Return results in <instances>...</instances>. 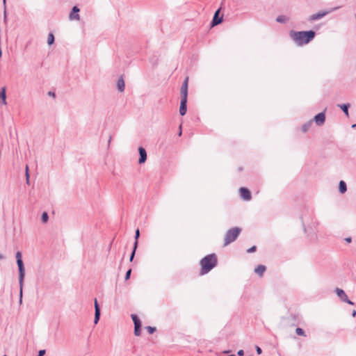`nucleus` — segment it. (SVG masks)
Segmentation results:
<instances>
[{"label":"nucleus","mask_w":356,"mask_h":356,"mask_svg":"<svg viewBox=\"0 0 356 356\" xmlns=\"http://www.w3.org/2000/svg\"><path fill=\"white\" fill-rule=\"evenodd\" d=\"M316 33L313 30L309 31H290L289 36L296 45L302 46L310 42L315 37Z\"/></svg>","instance_id":"f257e3e1"},{"label":"nucleus","mask_w":356,"mask_h":356,"mask_svg":"<svg viewBox=\"0 0 356 356\" xmlns=\"http://www.w3.org/2000/svg\"><path fill=\"white\" fill-rule=\"evenodd\" d=\"M17 264L19 270V304L22 303V296H23V285L24 280L25 277V268L24 262L22 260V254L20 251H17L15 254Z\"/></svg>","instance_id":"f03ea898"},{"label":"nucleus","mask_w":356,"mask_h":356,"mask_svg":"<svg viewBox=\"0 0 356 356\" xmlns=\"http://www.w3.org/2000/svg\"><path fill=\"white\" fill-rule=\"evenodd\" d=\"M218 264L216 255L213 253L205 256L200 261V274L204 275L211 271Z\"/></svg>","instance_id":"7ed1b4c3"},{"label":"nucleus","mask_w":356,"mask_h":356,"mask_svg":"<svg viewBox=\"0 0 356 356\" xmlns=\"http://www.w3.org/2000/svg\"><path fill=\"white\" fill-rule=\"evenodd\" d=\"M241 228L238 227H232L227 230L225 236L224 246H227L231 243L235 241L241 232Z\"/></svg>","instance_id":"20e7f679"},{"label":"nucleus","mask_w":356,"mask_h":356,"mask_svg":"<svg viewBox=\"0 0 356 356\" xmlns=\"http://www.w3.org/2000/svg\"><path fill=\"white\" fill-rule=\"evenodd\" d=\"M220 11V9L219 8L215 12L213 17L211 23V26H217L222 22L223 16L222 15L221 17L219 16Z\"/></svg>","instance_id":"39448f33"},{"label":"nucleus","mask_w":356,"mask_h":356,"mask_svg":"<svg viewBox=\"0 0 356 356\" xmlns=\"http://www.w3.org/2000/svg\"><path fill=\"white\" fill-rule=\"evenodd\" d=\"M80 11V9L78 8L77 6H73L72 8V10L69 15V19L70 20H79L80 16L79 15V12Z\"/></svg>","instance_id":"423d86ee"},{"label":"nucleus","mask_w":356,"mask_h":356,"mask_svg":"<svg viewBox=\"0 0 356 356\" xmlns=\"http://www.w3.org/2000/svg\"><path fill=\"white\" fill-rule=\"evenodd\" d=\"M240 195L244 200H251V193L249 189L245 187H241L239 189Z\"/></svg>","instance_id":"0eeeda50"},{"label":"nucleus","mask_w":356,"mask_h":356,"mask_svg":"<svg viewBox=\"0 0 356 356\" xmlns=\"http://www.w3.org/2000/svg\"><path fill=\"white\" fill-rule=\"evenodd\" d=\"M187 98L188 97H181L179 113L181 116L184 115L187 111Z\"/></svg>","instance_id":"6e6552de"},{"label":"nucleus","mask_w":356,"mask_h":356,"mask_svg":"<svg viewBox=\"0 0 356 356\" xmlns=\"http://www.w3.org/2000/svg\"><path fill=\"white\" fill-rule=\"evenodd\" d=\"M314 120L316 123L317 125H322L324 124L325 121V112H321L316 115L314 118Z\"/></svg>","instance_id":"1a4fd4ad"},{"label":"nucleus","mask_w":356,"mask_h":356,"mask_svg":"<svg viewBox=\"0 0 356 356\" xmlns=\"http://www.w3.org/2000/svg\"><path fill=\"white\" fill-rule=\"evenodd\" d=\"M138 153H139V159H138V163L143 164L147 160V152L145 148L143 147H138Z\"/></svg>","instance_id":"9d476101"},{"label":"nucleus","mask_w":356,"mask_h":356,"mask_svg":"<svg viewBox=\"0 0 356 356\" xmlns=\"http://www.w3.org/2000/svg\"><path fill=\"white\" fill-rule=\"evenodd\" d=\"M188 78L186 77L182 83L181 88V97H188Z\"/></svg>","instance_id":"9b49d317"},{"label":"nucleus","mask_w":356,"mask_h":356,"mask_svg":"<svg viewBox=\"0 0 356 356\" xmlns=\"http://www.w3.org/2000/svg\"><path fill=\"white\" fill-rule=\"evenodd\" d=\"M329 12L327 11H323V12H318L317 13L313 14L309 16V21H315L320 19L323 18L324 16H325L327 14H328Z\"/></svg>","instance_id":"f8f14e48"},{"label":"nucleus","mask_w":356,"mask_h":356,"mask_svg":"<svg viewBox=\"0 0 356 356\" xmlns=\"http://www.w3.org/2000/svg\"><path fill=\"white\" fill-rule=\"evenodd\" d=\"M0 101L2 104H6V87L1 88L0 90Z\"/></svg>","instance_id":"ddd939ff"},{"label":"nucleus","mask_w":356,"mask_h":356,"mask_svg":"<svg viewBox=\"0 0 356 356\" xmlns=\"http://www.w3.org/2000/svg\"><path fill=\"white\" fill-rule=\"evenodd\" d=\"M124 81L123 78L121 76L118 79L117 81V87L119 91L123 92L124 90Z\"/></svg>","instance_id":"4468645a"},{"label":"nucleus","mask_w":356,"mask_h":356,"mask_svg":"<svg viewBox=\"0 0 356 356\" xmlns=\"http://www.w3.org/2000/svg\"><path fill=\"white\" fill-rule=\"evenodd\" d=\"M266 269V268L265 266L260 264L254 269V272L260 277H261L264 273L265 272Z\"/></svg>","instance_id":"2eb2a0df"},{"label":"nucleus","mask_w":356,"mask_h":356,"mask_svg":"<svg viewBox=\"0 0 356 356\" xmlns=\"http://www.w3.org/2000/svg\"><path fill=\"white\" fill-rule=\"evenodd\" d=\"M346 191H347V186H346V182L343 180H341L339 184V191L343 194V193H346Z\"/></svg>","instance_id":"dca6fc26"},{"label":"nucleus","mask_w":356,"mask_h":356,"mask_svg":"<svg viewBox=\"0 0 356 356\" xmlns=\"http://www.w3.org/2000/svg\"><path fill=\"white\" fill-rule=\"evenodd\" d=\"M336 293L337 294L338 297L343 301V299L346 298L347 297V295L346 294V293L344 292V291L343 289H339V288H337L336 290Z\"/></svg>","instance_id":"f3484780"},{"label":"nucleus","mask_w":356,"mask_h":356,"mask_svg":"<svg viewBox=\"0 0 356 356\" xmlns=\"http://www.w3.org/2000/svg\"><path fill=\"white\" fill-rule=\"evenodd\" d=\"M338 106L343 111L346 116H348V108L350 107L349 104H338Z\"/></svg>","instance_id":"a211bd4d"},{"label":"nucleus","mask_w":356,"mask_h":356,"mask_svg":"<svg viewBox=\"0 0 356 356\" xmlns=\"http://www.w3.org/2000/svg\"><path fill=\"white\" fill-rule=\"evenodd\" d=\"M276 21L279 23H281V24H284L286 23V22L289 21V18L285 16V15H279L277 18H276Z\"/></svg>","instance_id":"6ab92c4d"},{"label":"nucleus","mask_w":356,"mask_h":356,"mask_svg":"<svg viewBox=\"0 0 356 356\" xmlns=\"http://www.w3.org/2000/svg\"><path fill=\"white\" fill-rule=\"evenodd\" d=\"M141 326L142 325H134V334L136 336H140L141 333Z\"/></svg>","instance_id":"aec40b11"},{"label":"nucleus","mask_w":356,"mask_h":356,"mask_svg":"<svg viewBox=\"0 0 356 356\" xmlns=\"http://www.w3.org/2000/svg\"><path fill=\"white\" fill-rule=\"evenodd\" d=\"M55 40L54 35L52 33H49L48 38H47V43L49 45H51L54 44Z\"/></svg>","instance_id":"412c9836"},{"label":"nucleus","mask_w":356,"mask_h":356,"mask_svg":"<svg viewBox=\"0 0 356 356\" xmlns=\"http://www.w3.org/2000/svg\"><path fill=\"white\" fill-rule=\"evenodd\" d=\"M131 318L134 323V325L141 324V321L136 314H131Z\"/></svg>","instance_id":"4be33fe9"},{"label":"nucleus","mask_w":356,"mask_h":356,"mask_svg":"<svg viewBox=\"0 0 356 356\" xmlns=\"http://www.w3.org/2000/svg\"><path fill=\"white\" fill-rule=\"evenodd\" d=\"M138 246H137V243H134V247H133V250L131 252V254L130 255V258H129V261H132L134 258V256H135V254H136V249H137Z\"/></svg>","instance_id":"5701e85b"},{"label":"nucleus","mask_w":356,"mask_h":356,"mask_svg":"<svg viewBox=\"0 0 356 356\" xmlns=\"http://www.w3.org/2000/svg\"><path fill=\"white\" fill-rule=\"evenodd\" d=\"M49 220V215L47 212H43L41 216V220L43 223L47 222Z\"/></svg>","instance_id":"b1692460"},{"label":"nucleus","mask_w":356,"mask_h":356,"mask_svg":"<svg viewBox=\"0 0 356 356\" xmlns=\"http://www.w3.org/2000/svg\"><path fill=\"white\" fill-rule=\"evenodd\" d=\"M311 124H312V121L308 122H307V123L304 124L302 125V131H303V132H306V131H307L309 130V127H310Z\"/></svg>","instance_id":"393cba45"},{"label":"nucleus","mask_w":356,"mask_h":356,"mask_svg":"<svg viewBox=\"0 0 356 356\" xmlns=\"http://www.w3.org/2000/svg\"><path fill=\"white\" fill-rule=\"evenodd\" d=\"M101 312H95V318H94V323L97 324L100 318Z\"/></svg>","instance_id":"a878e982"},{"label":"nucleus","mask_w":356,"mask_h":356,"mask_svg":"<svg viewBox=\"0 0 356 356\" xmlns=\"http://www.w3.org/2000/svg\"><path fill=\"white\" fill-rule=\"evenodd\" d=\"M296 333L299 336H305L304 330L300 327H297L296 329Z\"/></svg>","instance_id":"bb28decb"},{"label":"nucleus","mask_w":356,"mask_h":356,"mask_svg":"<svg viewBox=\"0 0 356 356\" xmlns=\"http://www.w3.org/2000/svg\"><path fill=\"white\" fill-rule=\"evenodd\" d=\"M139 237H140V230H139V229H137L135 232V236H134L135 242H134V243H136V244L137 243V245L138 244V241Z\"/></svg>","instance_id":"cd10ccee"},{"label":"nucleus","mask_w":356,"mask_h":356,"mask_svg":"<svg viewBox=\"0 0 356 356\" xmlns=\"http://www.w3.org/2000/svg\"><path fill=\"white\" fill-rule=\"evenodd\" d=\"M145 329L147 330L148 333L150 334H152L156 330L155 327H152V326H147L145 327Z\"/></svg>","instance_id":"c85d7f7f"},{"label":"nucleus","mask_w":356,"mask_h":356,"mask_svg":"<svg viewBox=\"0 0 356 356\" xmlns=\"http://www.w3.org/2000/svg\"><path fill=\"white\" fill-rule=\"evenodd\" d=\"M95 312H101L100 311V307L97 302V299H95Z\"/></svg>","instance_id":"c756f323"},{"label":"nucleus","mask_w":356,"mask_h":356,"mask_svg":"<svg viewBox=\"0 0 356 356\" xmlns=\"http://www.w3.org/2000/svg\"><path fill=\"white\" fill-rule=\"evenodd\" d=\"M131 273V269L130 268L127 271V273L125 274V277H124L125 280H127L130 278Z\"/></svg>","instance_id":"7c9ffc66"},{"label":"nucleus","mask_w":356,"mask_h":356,"mask_svg":"<svg viewBox=\"0 0 356 356\" xmlns=\"http://www.w3.org/2000/svg\"><path fill=\"white\" fill-rule=\"evenodd\" d=\"M256 250H257V247L255 245H253V246H252L251 248H250L249 249L247 250V252L252 253V252H255Z\"/></svg>","instance_id":"2f4dec72"},{"label":"nucleus","mask_w":356,"mask_h":356,"mask_svg":"<svg viewBox=\"0 0 356 356\" xmlns=\"http://www.w3.org/2000/svg\"><path fill=\"white\" fill-rule=\"evenodd\" d=\"M343 301L345 302H347L348 304L351 305H354L353 302H352L350 300H349L348 296L346 297V298L343 299Z\"/></svg>","instance_id":"473e14b6"},{"label":"nucleus","mask_w":356,"mask_h":356,"mask_svg":"<svg viewBox=\"0 0 356 356\" xmlns=\"http://www.w3.org/2000/svg\"><path fill=\"white\" fill-rule=\"evenodd\" d=\"M255 349H256V352H257V353L258 355L261 354V353H262V350H261V348L259 346H256Z\"/></svg>","instance_id":"72a5a7b5"},{"label":"nucleus","mask_w":356,"mask_h":356,"mask_svg":"<svg viewBox=\"0 0 356 356\" xmlns=\"http://www.w3.org/2000/svg\"><path fill=\"white\" fill-rule=\"evenodd\" d=\"M26 178H30L29 172V167L26 165V172H25Z\"/></svg>","instance_id":"f704fd0d"},{"label":"nucleus","mask_w":356,"mask_h":356,"mask_svg":"<svg viewBox=\"0 0 356 356\" xmlns=\"http://www.w3.org/2000/svg\"><path fill=\"white\" fill-rule=\"evenodd\" d=\"M46 353L45 350H40L38 356H44Z\"/></svg>","instance_id":"c9c22d12"},{"label":"nucleus","mask_w":356,"mask_h":356,"mask_svg":"<svg viewBox=\"0 0 356 356\" xmlns=\"http://www.w3.org/2000/svg\"><path fill=\"white\" fill-rule=\"evenodd\" d=\"M47 95H48L49 96H50V97H54V98H55V97H56V94H55V92H54L49 91V92H48V93H47Z\"/></svg>","instance_id":"e433bc0d"},{"label":"nucleus","mask_w":356,"mask_h":356,"mask_svg":"<svg viewBox=\"0 0 356 356\" xmlns=\"http://www.w3.org/2000/svg\"><path fill=\"white\" fill-rule=\"evenodd\" d=\"M238 355V356H243L244 355V351L243 350H239L237 353Z\"/></svg>","instance_id":"4c0bfd02"},{"label":"nucleus","mask_w":356,"mask_h":356,"mask_svg":"<svg viewBox=\"0 0 356 356\" xmlns=\"http://www.w3.org/2000/svg\"><path fill=\"white\" fill-rule=\"evenodd\" d=\"M6 6H5L4 8V19L6 20Z\"/></svg>","instance_id":"58836bf2"},{"label":"nucleus","mask_w":356,"mask_h":356,"mask_svg":"<svg viewBox=\"0 0 356 356\" xmlns=\"http://www.w3.org/2000/svg\"><path fill=\"white\" fill-rule=\"evenodd\" d=\"M26 182L28 185L30 184V180H29V178H26Z\"/></svg>","instance_id":"ea45409f"},{"label":"nucleus","mask_w":356,"mask_h":356,"mask_svg":"<svg viewBox=\"0 0 356 356\" xmlns=\"http://www.w3.org/2000/svg\"><path fill=\"white\" fill-rule=\"evenodd\" d=\"M352 316L353 317H355L356 316V311L355 310H353V312H352Z\"/></svg>","instance_id":"a19ab883"},{"label":"nucleus","mask_w":356,"mask_h":356,"mask_svg":"<svg viewBox=\"0 0 356 356\" xmlns=\"http://www.w3.org/2000/svg\"><path fill=\"white\" fill-rule=\"evenodd\" d=\"M179 136H181V127L180 126L179 127Z\"/></svg>","instance_id":"79ce46f5"},{"label":"nucleus","mask_w":356,"mask_h":356,"mask_svg":"<svg viewBox=\"0 0 356 356\" xmlns=\"http://www.w3.org/2000/svg\"><path fill=\"white\" fill-rule=\"evenodd\" d=\"M4 7L6 6V0H3Z\"/></svg>","instance_id":"37998d69"},{"label":"nucleus","mask_w":356,"mask_h":356,"mask_svg":"<svg viewBox=\"0 0 356 356\" xmlns=\"http://www.w3.org/2000/svg\"><path fill=\"white\" fill-rule=\"evenodd\" d=\"M346 240L348 242H350L351 241V238H347Z\"/></svg>","instance_id":"c03bdc74"},{"label":"nucleus","mask_w":356,"mask_h":356,"mask_svg":"<svg viewBox=\"0 0 356 356\" xmlns=\"http://www.w3.org/2000/svg\"><path fill=\"white\" fill-rule=\"evenodd\" d=\"M352 128H356V123L352 125Z\"/></svg>","instance_id":"a18cd8bd"},{"label":"nucleus","mask_w":356,"mask_h":356,"mask_svg":"<svg viewBox=\"0 0 356 356\" xmlns=\"http://www.w3.org/2000/svg\"><path fill=\"white\" fill-rule=\"evenodd\" d=\"M229 353V350H225V351L223 352V353H225H225Z\"/></svg>","instance_id":"49530a36"},{"label":"nucleus","mask_w":356,"mask_h":356,"mask_svg":"<svg viewBox=\"0 0 356 356\" xmlns=\"http://www.w3.org/2000/svg\"><path fill=\"white\" fill-rule=\"evenodd\" d=\"M3 259V257L1 254H0V259Z\"/></svg>","instance_id":"de8ad7c7"},{"label":"nucleus","mask_w":356,"mask_h":356,"mask_svg":"<svg viewBox=\"0 0 356 356\" xmlns=\"http://www.w3.org/2000/svg\"><path fill=\"white\" fill-rule=\"evenodd\" d=\"M111 140V137H110V138H109V140H108V144L110 143Z\"/></svg>","instance_id":"09e8293b"},{"label":"nucleus","mask_w":356,"mask_h":356,"mask_svg":"<svg viewBox=\"0 0 356 356\" xmlns=\"http://www.w3.org/2000/svg\"><path fill=\"white\" fill-rule=\"evenodd\" d=\"M3 356H8V355H4Z\"/></svg>","instance_id":"8fccbe9b"}]
</instances>
